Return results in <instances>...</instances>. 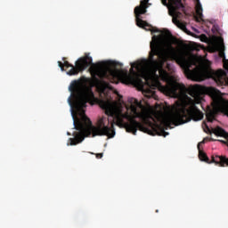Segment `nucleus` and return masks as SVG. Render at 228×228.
<instances>
[{
  "instance_id": "2",
  "label": "nucleus",
  "mask_w": 228,
  "mask_h": 228,
  "mask_svg": "<svg viewBox=\"0 0 228 228\" xmlns=\"http://www.w3.org/2000/svg\"><path fill=\"white\" fill-rule=\"evenodd\" d=\"M71 95L68 99L70 106L71 115L73 118L74 129L77 132L73 133L74 138H69V145H77L81 143L85 138L88 136H108L113 138L115 136V129L113 123L111 127L106 126V118L102 117L98 119L97 126L92 125L90 118L86 117L85 108L86 104H94L95 95L92 87L79 84L74 80L69 87Z\"/></svg>"
},
{
  "instance_id": "11",
  "label": "nucleus",
  "mask_w": 228,
  "mask_h": 228,
  "mask_svg": "<svg viewBox=\"0 0 228 228\" xmlns=\"http://www.w3.org/2000/svg\"><path fill=\"white\" fill-rule=\"evenodd\" d=\"M172 20H173V24H175V26H177L181 29H186V25H184L183 22H181L179 20H177V18L173 17Z\"/></svg>"
},
{
  "instance_id": "6",
  "label": "nucleus",
  "mask_w": 228,
  "mask_h": 228,
  "mask_svg": "<svg viewBox=\"0 0 228 228\" xmlns=\"http://www.w3.org/2000/svg\"><path fill=\"white\" fill-rule=\"evenodd\" d=\"M183 65L185 68V74L188 77V79H199L200 78V76H202V71L197 68V64L193 62V65L195 66V69H191V62L188 61H183Z\"/></svg>"
},
{
  "instance_id": "4",
  "label": "nucleus",
  "mask_w": 228,
  "mask_h": 228,
  "mask_svg": "<svg viewBox=\"0 0 228 228\" xmlns=\"http://www.w3.org/2000/svg\"><path fill=\"white\" fill-rule=\"evenodd\" d=\"M147 3H149V0H142L141 4L136 6L134 11L135 14L136 26H138V28H142V29L152 28V26H151L147 21L140 19L141 15H145V13H147Z\"/></svg>"
},
{
  "instance_id": "5",
  "label": "nucleus",
  "mask_w": 228,
  "mask_h": 228,
  "mask_svg": "<svg viewBox=\"0 0 228 228\" xmlns=\"http://www.w3.org/2000/svg\"><path fill=\"white\" fill-rule=\"evenodd\" d=\"M162 4L164 6H167L169 11V15L174 17L177 13V10H181V12H185L184 4H183V0H161Z\"/></svg>"
},
{
  "instance_id": "10",
  "label": "nucleus",
  "mask_w": 228,
  "mask_h": 228,
  "mask_svg": "<svg viewBox=\"0 0 228 228\" xmlns=\"http://www.w3.org/2000/svg\"><path fill=\"white\" fill-rule=\"evenodd\" d=\"M216 115H218V110L216 109L208 108L206 112V117H207L208 122H213L215 120Z\"/></svg>"
},
{
  "instance_id": "20",
  "label": "nucleus",
  "mask_w": 228,
  "mask_h": 228,
  "mask_svg": "<svg viewBox=\"0 0 228 228\" xmlns=\"http://www.w3.org/2000/svg\"><path fill=\"white\" fill-rule=\"evenodd\" d=\"M68 135L70 136V133L68 132Z\"/></svg>"
},
{
  "instance_id": "8",
  "label": "nucleus",
  "mask_w": 228,
  "mask_h": 228,
  "mask_svg": "<svg viewBox=\"0 0 228 228\" xmlns=\"http://www.w3.org/2000/svg\"><path fill=\"white\" fill-rule=\"evenodd\" d=\"M206 138L203 139V141H201L200 142L198 143V151H199V158L200 159V161H205V163H211L209 162V158L208 157V155L206 154V152H204V151H202V145H204V143H206Z\"/></svg>"
},
{
  "instance_id": "13",
  "label": "nucleus",
  "mask_w": 228,
  "mask_h": 228,
  "mask_svg": "<svg viewBox=\"0 0 228 228\" xmlns=\"http://www.w3.org/2000/svg\"><path fill=\"white\" fill-rule=\"evenodd\" d=\"M160 136H168V132H166L165 129H162L159 134Z\"/></svg>"
},
{
  "instance_id": "16",
  "label": "nucleus",
  "mask_w": 228,
  "mask_h": 228,
  "mask_svg": "<svg viewBox=\"0 0 228 228\" xmlns=\"http://www.w3.org/2000/svg\"><path fill=\"white\" fill-rule=\"evenodd\" d=\"M209 140H210V142H216V140H215L213 138H210Z\"/></svg>"
},
{
  "instance_id": "15",
  "label": "nucleus",
  "mask_w": 228,
  "mask_h": 228,
  "mask_svg": "<svg viewBox=\"0 0 228 228\" xmlns=\"http://www.w3.org/2000/svg\"><path fill=\"white\" fill-rule=\"evenodd\" d=\"M166 35H167V37H172V33H170V31H167Z\"/></svg>"
},
{
  "instance_id": "17",
  "label": "nucleus",
  "mask_w": 228,
  "mask_h": 228,
  "mask_svg": "<svg viewBox=\"0 0 228 228\" xmlns=\"http://www.w3.org/2000/svg\"><path fill=\"white\" fill-rule=\"evenodd\" d=\"M151 33H158V30H151Z\"/></svg>"
},
{
  "instance_id": "9",
  "label": "nucleus",
  "mask_w": 228,
  "mask_h": 228,
  "mask_svg": "<svg viewBox=\"0 0 228 228\" xmlns=\"http://www.w3.org/2000/svg\"><path fill=\"white\" fill-rule=\"evenodd\" d=\"M214 79L220 85H224V83H225V71H224V69H218L214 74Z\"/></svg>"
},
{
  "instance_id": "18",
  "label": "nucleus",
  "mask_w": 228,
  "mask_h": 228,
  "mask_svg": "<svg viewBox=\"0 0 228 228\" xmlns=\"http://www.w3.org/2000/svg\"><path fill=\"white\" fill-rule=\"evenodd\" d=\"M221 58H224V53H220Z\"/></svg>"
},
{
  "instance_id": "1",
  "label": "nucleus",
  "mask_w": 228,
  "mask_h": 228,
  "mask_svg": "<svg viewBox=\"0 0 228 228\" xmlns=\"http://www.w3.org/2000/svg\"><path fill=\"white\" fill-rule=\"evenodd\" d=\"M150 47L149 61L131 63V74L122 69V63L117 61L98 62L92 72L94 85L105 96V100L99 102L100 108L108 117L123 126L126 133H132L134 136L138 129L151 136L158 133L156 125L147 120L151 118V110L135 98H129L127 111L123 113L122 106L111 101V87L106 81L114 85H118L120 81L128 85H143L142 79L135 77L136 71L144 75L145 83L150 88L147 92L149 94H146L149 99L156 97V93L152 91L156 88L166 95L178 99L173 106L174 112L163 118L164 126L170 127L186 124V86L175 82L163 68L168 60V50L163 46L159 37L153 36Z\"/></svg>"
},
{
  "instance_id": "14",
  "label": "nucleus",
  "mask_w": 228,
  "mask_h": 228,
  "mask_svg": "<svg viewBox=\"0 0 228 228\" xmlns=\"http://www.w3.org/2000/svg\"><path fill=\"white\" fill-rule=\"evenodd\" d=\"M102 156H103L102 153H97V154H96V158H97L98 159H101V158H102Z\"/></svg>"
},
{
  "instance_id": "3",
  "label": "nucleus",
  "mask_w": 228,
  "mask_h": 228,
  "mask_svg": "<svg viewBox=\"0 0 228 228\" xmlns=\"http://www.w3.org/2000/svg\"><path fill=\"white\" fill-rule=\"evenodd\" d=\"M58 65L62 72L65 70V68L70 69L67 72L68 76H77L79 72H83V70H86V69H88V67L94 65V62L90 55H86L85 57L79 58L76 61V66L69 63L67 61H65L64 63L59 61Z\"/></svg>"
},
{
  "instance_id": "7",
  "label": "nucleus",
  "mask_w": 228,
  "mask_h": 228,
  "mask_svg": "<svg viewBox=\"0 0 228 228\" xmlns=\"http://www.w3.org/2000/svg\"><path fill=\"white\" fill-rule=\"evenodd\" d=\"M196 15L194 16V19L196 22H206L202 17H204V14H202V4H200V0H196Z\"/></svg>"
},
{
  "instance_id": "12",
  "label": "nucleus",
  "mask_w": 228,
  "mask_h": 228,
  "mask_svg": "<svg viewBox=\"0 0 228 228\" xmlns=\"http://www.w3.org/2000/svg\"><path fill=\"white\" fill-rule=\"evenodd\" d=\"M203 127H205V128H203L205 133H211V129L209 128L208 124L203 123Z\"/></svg>"
},
{
  "instance_id": "19",
  "label": "nucleus",
  "mask_w": 228,
  "mask_h": 228,
  "mask_svg": "<svg viewBox=\"0 0 228 228\" xmlns=\"http://www.w3.org/2000/svg\"><path fill=\"white\" fill-rule=\"evenodd\" d=\"M170 49L174 50V47L170 46Z\"/></svg>"
}]
</instances>
